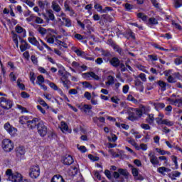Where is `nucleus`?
<instances>
[{
  "label": "nucleus",
  "instance_id": "obj_1",
  "mask_svg": "<svg viewBox=\"0 0 182 182\" xmlns=\"http://www.w3.org/2000/svg\"><path fill=\"white\" fill-rule=\"evenodd\" d=\"M6 177H7V180L11 182H21L22 181V174L15 172H12V169H7L5 173Z\"/></svg>",
  "mask_w": 182,
  "mask_h": 182
},
{
  "label": "nucleus",
  "instance_id": "obj_2",
  "mask_svg": "<svg viewBox=\"0 0 182 182\" xmlns=\"http://www.w3.org/2000/svg\"><path fill=\"white\" fill-rule=\"evenodd\" d=\"M37 130L38 134H40L41 137H45V136H46V134H48V127H46L43 121H40L38 123Z\"/></svg>",
  "mask_w": 182,
  "mask_h": 182
},
{
  "label": "nucleus",
  "instance_id": "obj_3",
  "mask_svg": "<svg viewBox=\"0 0 182 182\" xmlns=\"http://www.w3.org/2000/svg\"><path fill=\"white\" fill-rule=\"evenodd\" d=\"M41 174V168L39 166H31L29 169V176L31 178H38Z\"/></svg>",
  "mask_w": 182,
  "mask_h": 182
},
{
  "label": "nucleus",
  "instance_id": "obj_4",
  "mask_svg": "<svg viewBox=\"0 0 182 182\" xmlns=\"http://www.w3.org/2000/svg\"><path fill=\"white\" fill-rule=\"evenodd\" d=\"M0 106L6 110H9V109H12L14 103L11 101V100H8L4 97H1L0 98Z\"/></svg>",
  "mask_w": 182,
  "mask_h": 182
},
{
  "label": "nucleus",
  "instance_id": "obj_5",
  "mask_svg": "<svg viewBox=\"0 0 182 182\" xmlns=\"http://www.w3.org/2000/svg\"><path fill=\"white\" fill-rule=\"evenodd\" d=\"M2 147L4 151H12L14 150V142L8 139H4L2 141Z\"/></svg>",
  "mask_w": 182,
  "mask_h": 182
},
{
  "label": "nucleus",
  "instance_id": "obj_6",
  "mask_svg": "<svg viewBox=\"0 0 182 182\" xmlns=\"http://www.w3.org/2000/svg\"><path fill=\"white\" fill-rule=\"evenodd\" d=\"M4 129L12 136H16V132H18V130L16 128L12 127L9 122H7L4 124Z\"/></svg>",
  "mask_w": 182,
  "mask_h": 182
},
{
  "label": "nucleus",
  "instance_id": "obj_7",
  "mask_svg": "<svg viewBox=\"0 0 182 182\" xmlns=\"http://www.w3.org/2000/svg\"><path fill=\"white\" fill-rule=\"evenodd\" d=\"M82 77H84V79H86L87 80H90V77H92V79H94L95 80H100V77H98V75H96V73H95L94 72L82 73Z\"/></svg>",
  "mask_w": 182,
  "mask_h": 182
},
{
  "label": "nucleus",
  "instance_id": "obj_8",
  "mask_svg": "<svg viewBox=\"0 0 182 182\" xmlns=\"http://www.w3.org/2000/svg\"><path fill=\"white\" fill-rule=\"evenodd\" d=\"M64 8H65V11L69 12L70 16H73V18H76L77 16V14H76L75 10H73V9L70 8V6H69L68 1H65L64 2Z\"/></svg>",
  "mask_w": 182,
  "mask_h": 182
},
{
  "label": "nucleus",
  "instance_id": "obj_9",
  "mask_svg": "<svg viewBox=\"0 0 182 182\" xmlns=\"http://www.w3.org/2000/svg\"><path fill=\"white\" fill-rule=\"evenodd\" d=\"M40 119L39 118H33L32 120H28V124H27V127L31 129H33L38 127V124L39 123Z\"/></svg>",
  "mask_w": 182,
  "mask_h": 182
},
{
  "label": "nucleus",
  "instance_id": "obj_10",
  "mask_svg": "<svg viewBox=\"0 0 182 182\" xmlns=\"http://www.w3.org/2000/svg\"><path fill=\"white\" fill-rule=\"evenodd\" d=\"M149 157L152 166H159L160 164L159 158H157V156H156L153 153L150 152L149 154Z\"/></svg>",
  "mask_w": 182,
  "mask_h": 182
},
{
  "label": "nucleus",
  "instance_id": "obj_11",
  "mask_svg": "<svg viewBox=\"0 0 182 182\" xmlns=\"http://www.w3.org/2000/svg\"><path fill=\"white\" fill-rule=\"evenodd\" d=\"M21 45L20 46V50L21 52H25V50H27V49L31 48V46L28 44V43L23 40L21 39Z\"/></svg>",
  "mask_w": 182,
  "mask_h": 182
},
{
  "label": "nucleus",
  "instance_id": "obj_12",
  "mask_svg": "<svg viewBox=\"0 0 182 182\" xmlns=\"http://www.w3.org/2000/svg\"><path fill=\"white\" fill-rule=\"evenodd\" d=\"M63 163L65 164V166H70V164H73V158L70 155H67L63 159Z\"/></svg>",
  "mask_w": 182,
  "mask_h": 182
},
{
  "label": "nucleus",
  "instance_id": "obj_13",
  "mask_svg": "<svg viewBox=\"0 0 182 182\" xmlns=\"http://www.w3.org/2000/svg\"><path fill=\"white\" fill-rule=\"evenodd\" d=\"M134 85L136 87V89H138V90H139V92H143L144 90V86L143 85V82L140 81L139 79H136L134 80Z\"/></svg>",
  "mask_w": 182,
  "mask_h": 182
},
{
  "label": "nucleus",
  "instance_id": "obj_14",
  "mask_svg": "<svg viewBox=\"0 0 182 182\" xmlns=\"http://www.w3.org/2000/svg\"><path fill=\"white\" fill-rule=\"evenodd\" d=\"M109 63L114 68H119V65H120V60L116 57H114L109 60Z\"/></svg>",
  "mask_w": 182,
  "mask_h": 182
},
{
  "label": "nucleus",
  "instance_id": "obj_15",
  "mask_svg": "<svg viewBox=\"0 0 182 182\" xmlns=\"http://www.w3.org/2000/svg\"><path fill=\"white\" fill-rule=\"evenodd\" d=\"M132 108L129 109L128 114H129V120H131L132 122H134V120H137V117H136L135 114L136 111H132Z\"/></svg>",
  "mask_w": 182,
  "mask_h": 182
},
{
  "label": "nucleus",
  "instance_id": "obj_16",
  "mask_svg": "<svg viewBox=\"0 0 182 182\" xmlns=\"http://www.w3.org/2000/svg\"><path fill=\"white\" fill-rule=\"evenodd\" d=\"M157 171L160 173V174H162V176H166V173H170V171H171V169L166 168L164 166H161L158 168Z\"/></svg>",
  "mask_w": 182,
  "mask_h": 182
},
{
  "label": "nucleus",
  "instance_id": "obj_17",
  "mask_svg": "<svg viewBox=\"0 0 182 182\" xmlns=\"http://www.w3.org/2000/svg\"><path fill=\"white\" fill-rule=\"evenodd\" d=\"M26 150L25 148L22 146H20L16 149V156L20 157L21 156H23L25 154Z\"/></svg>",
  "mask_w": 182,
  "mask_h": 182
},
{
  "label": "nucleus",
  "instance_id": "obj_18",
  "mask_svg": "<svg viewBox=\"0 0 182 182\" xmlns=\"http://www.w3.org/2000/svg\"><path fill=\"white\" fill-rule=\"evenodd\" d=\"M157 85H159L161 92H164L166 90L167 87V83L163 80H159L157 81Z\"/></svg>",
  "mask_w": 182,
  "mask_h": 182
},
{
  "label": "nucleus",
  "instance_id": "obj_19",
  "mask_svg": "<svg viewBox=\"0 0 182 182\" xmlns=\"http://www.w3.org/2000/svg\"><path fill=\"white\" fill-rule=\"evenodd\" d=\"M52 9H53V11H55V12H60V11L62 10V9L60 8V6H59V4H58V2L53 1L52 2Z\"/></svg>",
  "mask_w": 182,
  "mask_h": 182
},
{
  "label": "nucleus",
  "instance_id": "obj_20",
  "mask_svg": "<svg viewBox=\"0 0 182 182\" xmlns=\"http://www.w3.org/2000/svg\"><path fill=\"white\" fill-rule=\"evenodd\" d=\"M51 182H65V180H63V178L60 175H55L52 179Z\"/></svg>",
  "mask_w": 182,
  "mask_h": 182
},
{
  "label": "nucleus",
  "instance_id": "obj_21",
  "mask_svg": "<svg viewBox=\"0 0 182 182\" xmlns=\"http://www.w3.org/2000/svg\"><path fill=\"white\" fill-rule=\"evenodd\" d=\"M181 176V173L178 171H173L171 173L168 174V176L171 180H176V177H180Z\"/></svg>",
  "mask_w": 182,
  "mask_h": 182
},
{
  "label": "nucleus",
  "instance_id": "obj_22",
  "mask_svg": "<svg viewBox=\"0 0 182 182\" xmlns=\"http://www.w3.org/2000/svg\"><path fill=\"white\" fill-rule=\"evenodd\" d=\"M28 41L31 43V45H33L34 46H39V41L36 40V38L29 37Z\"/></svg>",
  "mask_w": 182,
  "mask_h": 182
},
{
  "label": "nucleus",
  "instance_id": "obj_23",
  "mask_svg": "<svg viewBox=\"0 0 182 182\" xmlns=\"http://www.w3.org/2000/svg\"><path fill=\"white\" fill-rule=\"evenodd\" d=\"M127 141H128V143H129V144H132V146H134L135 149H136L137 150H140V146L137 145V143H136V141H134V139L131 138H127Z\"/></svg>",
  "mask_w": 182,
  "mask_h": 182
},
{
  "label": "nucleus",
  "instance_id": "obj_24",
  "mask_svg": "<svg viewBox=\"0 0 182 182\" xmlns=\"http://www.w3.org/2000/svg\"><path fill=\"white\" fill-rule=\"evenodd\" d=\"M146 122L149 124H153V123H154V114H148V117L146 119Z\"/></svg>",
  "mask_w": 182,
  "mask_h": 182
},
{
  "label": "nucleus",
  "instance_id": "obj_25",
  "mask_svg": "<svg viewBox=\"0 0 182 182\" xmlns=\"http://www.w3.org/2000/svg\"><path fill=\"white\" fill-rule=\"evenodd\" d=\"M72 50H73V52H75V53H76L77 56H82V58L83 56H85V52L80 50V49H77L76 47H73Z\"/></svg>",
  "mask_w": 182,
  "mask_h": 182
},
{
  "label": "nucleus",
  "instance_id": "obj_26",
  "mask_svg": "<svg viewBox=\"0 0 182 182\" xmlns=\"http://www.w3.org/2000/svg\"><path fill=\"white\" fill-rule=\"evenodd\" d=\"M21 124H28L29 123V118L27 116H22L20 117L19 120Z\"/></svg>",
  "mask_w": 182,
  "mask_h": 182
},
{
  "label": "nucleus",
  "instance_id": "obj_27",
  "mask_svg": "<svg viewBox=\"0 0 182 182\" xmlns=\"http://www.w3.org/2000/svg\"><path fill=\"white\" fill-rule=\"evenodd\" d=\"M114 84V77L109 75L107 77V82H105L106 86H110V85Z\"/></svg>",
  "mask_w": 182,
  "mask_h": 182
},
{
  "label": "nucleus",
  "instance_id": "obj_28",
  "mask_svg": "<svg viewBox=\"0 0 182 182\" xmlns=\"http://www.w3.org/2000/svg\"><path fill=\"white\" fill-rule=\"evenodd\" d=\"M82 110H83L86 114L90 112L92 110V105H84L82 107Z\"/></svg>",
  "mask_w": 182,
  "mask_h": 182
},
{
  "label": "nucleus",
  "instance_id": "obj_29",
  "mask_svg": "<svg viewBox=\"0 0 182 182\" xmlns=\"http://www.w3.org/2000/svg\"><path fill=\"white\" fill-rule=\"evenodd\" d=\"M60 129H61V131L63 133H65V132H68V130H69V127L68 126L65 122H61Z\"/></svg>",
  "mask_w": 182,
  "mask_h": 182
},
{
  "label": "nucleus",
  "instance_id": "obj_30",
  "mask_svg": "<svg viewBox=\"0 0 182 182\" xmlns=\"http://www.w3.org/2000/svg\"><path fill=\"white\" fill-rule=\"evenodd\" d=\"M154 106L155 109H156L157 110H160V109H164V107H166V105H164V103H161V102L154 103Z\"/></svg>",
  "mask_w": 182,
  "mask_h": 182
},
{
  "label": "nucleus",
  "instance_id": "obj_31",
  "mask_svg": "<svg viewBox=\"0 0 182 182\" xmlns=\"http://www.w3.org/2000/svg\"><path fill=\"white\" fill-rule=\"evenodd\" d=\"M118 172L121 176H124V177H129V172L127 169L119 168Z\"/></svg>",
  "mask_w": 182,
  "mask_h": 182
},
{
  "label": "nucleus",
  "instance_id": "obj_32",
  "mask_svg": "<svg viewBox=\"0 0 182 182\" xmlns=\"http://www.w3.org/2000/svg\"><path fill=\"white\" fill-rule=\"evenodd\" d=\"M63 21L65 22V26L67 28H70L72 26V20L65 17H62Z\"/></svg>",
  "mask_w": 182,
  "mask_h": 182
},
{
  "label": "nucleus",
  "instance_id": "obj_33",
  "mask_svg": "<svg viewBox=\"0 0 182 182\" xmlns=\"http://www.w3.org/2000/svg\"><path fill=\"white\" fill-rule=\"evenodd\" d=\"M127 100L129 102H132V103H134V105L139 104V101L136 99H135L134 97H133V95H128Z\"/></svg>",
  "mask_w": 182,
  "mask_h": 182
},
{
  "label": "nucleus",
  "instance_id": "obj_34",
  "mask_svg": "<svg viewBox=\"0 0 182 182\" xmlns=\"http://www.w3.org/2000/svg\"><path fill=\"white\" fill-rule=\"evenodd\" d=\"M37 31L38 33H40L41 35H42V36H45V35H46L47 33V31H46V28H43V27H41V26H38L37 28Z\"/></svg>",
  "mask_w": 182,
  "mask_h": 182
},
{
  "label": "nucleus",
  "instance_id": "obj_35",
  "mask_svg": "<svg viewBox=\"0 0 182 182\" xmlns=\"http://www.w3.org/2000/svg\"><path fill=\"white\" fill-rule=\"evenodd\" d=\"M47 15H48L50 21H55V14H53V11H52L50 9L48 10Z\"/></svg>",
  "mask_w": 182,
  "mask_h": 182
},
{
  "label": "nucleus",
  "instance_id": "obj_36",
  "mask_svg": "<svg viewBox=\"0 0 182 182\" xmlns=\"http://www.w3.org/2000/svg\"><path fill=\"white\" fill-rule=\"evenodd\" d=\"M36 83L37 85L45 83V77H43V75H40L37 77Z\"/></svg>",
  "mask_w": 182,
  "mask_h": 182
},
{
  "label": "nucleus",
  "instance_id": "obj_37",
  "mask_svg": "<svg viewBox=\"0 0 182 182\" xmlns=\"http://www.w3.org/2000/svg\"><path fill=\"white\" fill-rule=\"evenodd\" d=\"M137 18H139L144 22H146V21H147V16L146 14H144V13H138Z\"/></svg>",
  "mask_w": 182,
  "mask_h": 182
},
{
  "label": "nucleus",
  "instance_id": "obj_38",
  "mask_svg": "<svg viewBox=\"0 0 182 182\" xmlns=\"http://www.w3.org/2000/svg\"><path fill=\"white\" fill-rule=\"evenodd\" d=\"M132 112H135L136 116H139L140 117L141 116H143V112H141V109H134V108H131Z\"/></svg>",
  "mask_w": 182,
  "mask_h": 182
},
{
  "label": "nucleus",
  "instance_id": "obj_39",
  "mask_svg": "<svg viewBox=\"0 0 182 182\" xmlns=\"http://www.w3.org/2000/svg\"><path fill=\"white\" fill-rule=\"evenodd\" d=\"M13 41L16 48H19V42L18 41V35L16 33H13Z\"/></svg>",
  "mask_w": 182,
  "mask_h": 182
},
{
  "label": "nucleus",
  "instance_id": "obj_40",
  "mask_svg": "<svg viewBox=\"0 0 182 182\" xmlns=\"http://www.w3.org/2000/svg\"><path fill=\"white\" fill-rule=\"evenodd\" d=\"M159 21L154 17H151L149 19V25H157Z\"/></svg>",
  "mask_w": 182,
  "mask_h": 182
},
{
  "label": "nucleus",
  "instance_id": "obj_41",
  "mask_svg": "<svg viewBox=\"0 0 182 182\" xmlns=\"http://www.w3.org/2000/svg\"><path fill=\"white\" fill-rule=\"evenodd\" d=\"M30 80L33 85H35V80H36V77L35 76V73L30 72Z\"/></svg>",
  "mask_w": 182,
  "mask_h": 182
},
{
  "label": "nucleus",
  "instance_id": "obj_42",
  "mask_svg": "<svg viewBox=\"0 0 182 182\" xmlns=\"http://www.w3.org/2000/svg\"><path fill=\"white\" fill-rule=\"evenodd\" d=\"M70 76V73H66L60 77L61 82L69 80L68 77Z\"/></svg>",
  "mask_w": 182,
  "mask_h": 182
},
{
  "label": "nucleus",
  "instance_id": "obj_43",
  "mask_svg": "<svg viewBox=\"0 0 182 182\" xmlns=\"http://www.w3.org/2000/svg\"><path fill=\"white\" fill-rule=\"evenodd\" d=\"M94 8L97 9L98 12L103 14V7L100 4H95Z\"/></svg>",
  "mask_w": 182,
  "mask_h": 182
},
{
  "label": "nucleus",
  "instance_id": "obj_44",
  "mask_svg": "<svg viewBox=\"0 0 182 182\" xmlns=\"http://www.w3.org/2000/svg\"><path fill=\"white\" fill-rule=\"evenodd\" d=\"M181 6H182V0H175L174 8L178 9V8H180Z\"/></svg>",
  "mask_w": 182,
  "mask_h": 182
},
{
  "label": "nucleus",
  "instance_id": "obj_45",
  "mask_svg": "<svg viewBox=\"0 0 182 182\" xmlns=\"http://www.w3.org/2000/svg\"><path fill=\"white\" fill-rule=\"evenodd\" d=\"M168 83H176L177 82V80H176V77L172 75H169L167 79Z\"/></svg>",
  "mask_w": 182,
  "mask_h": 182
},
{
  "label": "nucleus",
  "instance_id": "obj_46",
  "mask_svg": "<svg viewBox=\"0 0 182 182\" xmlns=\"http://www.w3.org/2000/svg\"><path fill=\"white\" fill-rule=\"evenodd\" d=\"M162 123L166 126H174V122L169 121L168 119H163Z\"/></svg>",
  "mask_w": 182,
  "mask_h": 182
},
{
  "label": "nucleus",
  "instance_id": "obj_47",
  "mask_svg": "<svg viewBox=\"0 0 182 182\" xmlns=\"http://www.w3.org/2000/svg\"><path fill=\"white\" fill-rule=\"evenodd\" d=\"M173 103L175 104V106H177L178 107H181V106H182V100L181 99H176L173 101Z\"/></svg>",
  "mask_w": 182,
  "mask_h": 182
},
{
  "label": "nucleus",
  "instance_id": "obj_48",
  "mask_svg": "<svg viewBox=\"0 0 182 182\" xmlns=\"http://www.w3.org/2000/svg\"><path fill=\"white\" fill-rule=\"evenodd\" d=\"M132 175L134 176V177L136 178L139 176V169H137L136 168H132Z\"/></svg>",
  "mask_w": 182,
  "mask_h": 182
},
{
  "label": "nucleus",
  "instance_id": "obj_49",
  "mask_svg": "<svg viewBox=\"0 0 182 182\" xmlns=\"http://www.w3.org/2000/svg\"><path fill=\"white\" fill-rule=\"evenodd\" d=\"M159 160L164 161V166H167L168 164V160H167V157L166 156H159Z\"/></svg>",
  "mask_w": 182,
  "mask_h": 182
},
{
  "label": "nucleus",
  "instance_id": "obj_50",
  "mask_svg": "<svg viewBox=\"0 0 182 182\" xmlns=\"http://www.w3.org/2000/svg\"><path fill=\"white\" fill-rule=\"evenodd\" d=\"M23 2L26 4V5H28L31 8H33V6H35V3H33V1H31L29 0H25V1H23Z\"/></svg>",
  "mask_w": 182,
  "mask_h": 182
},
{
  "label": "nucleus",
  "instance_id": "obj_51",
  "mask_svg": "<svg viewBox=\"0 0 182 182\" xmlns=\"http://www.w3.org/2000/svg\"><path fill=\"white\" fill-rule=\"evenodd\" d=\"M23 31H25V29H23L21 26H16V32H17V33H22Z\"/></svg>",
  "mask_w": 182,
  "mask_h": 182
},
{
  "label": "nucleus",
  "instance_id": "obj_52",
  "mask_svg": "<svg viewBox=\"0 0 182 182\" xmlns=\"http://www.w3.org/2000/svg\"><path fill=\"white\" fill-rule=\"evenodd\" d=\"M121 85L122 84L120 82L115 83L114 87V90H115V92H120V90L119 89V87H120Z\"/></svg>",
  "mask_w": 182,
  "mask_h": 182
},
{
  "label": "nucleus",
  "instance_id": "obj_53",
  "mask_svg": "<svg viewBox=\"0 0 182 182\" xmlns=\"http://www.w3.org/2000/svg\"><path fill=\"white\" fill-rule=\"evenodd\" d=\"M174 63L176 65H181L182 64V56L178 57L175 59Z\"/></svg>",
  "mask_w": 182,
  "mask_h": 182
},
{
  "label": "nucleus",
  "instance_id": "obj_54",
  "mask_svg": "<svg viewBox=\"0 0 182 182\" xmlns=\"http://www.w3.org/2000/svg\"><path fill=\"white\" fill-rule=\"evenodd\" d=\"M34 19L36 23H43V19L41 18V17L35 16Z\"/></svg>",
  "mask_w": 182,
  "mask_h": 182
},
{
  "label": "nucleus",
  "instance_id": "obj_55",
  "mask_svg": "<svg viewBox=\"0 0 182 182\" xmlns=\"http://www.w3.org/2000/svg\"><path fill=\"white\" fill-rule=\"evenodd\" d=\"M64 87H66V89H69L70 86H69V84L70 83V80H67V81H61Z\"/></svg>",
  "mask_w": 182,
  "mask_h": 182
},
{
  "label": "nucleus",
  "instance_id": "obj_56",
  "mask_svg": "<svg viewBox=\"0 0 182 182\" xmlns=\"http://www.w3.org/2000/svg\"><path fill=\"white\" fill-rule=\"evenodd\" d=\"M84 97H85V99H87V100H90V99H92V94H90V92H85L84 94Z\"/></svg>",
  "mask_w": 182,
  "mask_h": 182
},
{
  "label": "nucleus",
  "instance_id": "obj_57",
  "mask_svg": "<svg viewBox=\"0 0 182 182\" xmlns=\"http://www.w3.org/2000/svg\"><path fill=\"white\" fill-rule=\"evenodd\" d=\"M82 58H84V59H86V60H91L92 62H95V58L88 56L86 53L84 55Z\"/></svg>",
  "mask_w": 182,
  "mask_h": 182
},
{
  "label": "nucleus",
  "instance_id": "obj_58",
  "mask_svg": "<svg viewBox=\"0 0 182 182\" xmlns=\"http://www.w3.org/2000/svg\"><path fill=\"white\" fill-rule=\"evenodd\" d=\"M139 77H140V79L142 80V82L147 81V78L146 77V74H144V73L139 74Z\"/></svg>",
  "mask_w": 182,
  "mask_h": 182
},
{
  "label": "nucleus",
  "instance_id": "obj_59",
  "mask_svg": "<svg viewBox=\"0 0 182 182\" xmlns=\"http://www.w3.org/2000/svg\"><path fill=\"white\" fill-rule=\"evenodd\" d=\"M141 127L144 129V130H150L151 129L150 125L148 124H141Z\"/></svg>",
  "mask_w": 182,
  "mask_h": 182
},
{
  "label": "nucleus",
  "instance_id": "obj_60",
  "mask_svg": "<svg viewBox=\"0 0 182 182\" xmlns=\"http://www.w3.org/2000/svg\"><path fill=\"white\" fill-rule=\"evenodd\" d=\"M124 7L127 11H132V9H133V5L128 3L124 4Z\"/></svg>",
  "mask_w": 182,
  "mask_h": 182
},
{
  "label": "nucleus",
  "instance_id": "obj_61",
  "mask_svg": "<svg viewBox=\"0 0 182 182\" xmlns=\"http://www.w3.org/2000/svg\"><path fill=\"white\" fill-rule=\"evenodd\" d=\"M102 55L105 56L106 58H110V56H112V54L109 52V50H103Z\"/></svg>",
  "mask_w": 182,
  "mask_h": 182
},
{
  "label": "nucleus",
  "instance_id": "obj_62",
  "mask_svg": "<svg viewBox=\"0 0 182 182\" xmlns=\"http://www.w3.org/2000/svg\"><path fill=\"white\" fill-rule=\"evenodd\" d=\"M105 174L106 177H107V178H109V180H110L112 178V173H110V171L106 169L105 171Z\"/></svg>",
  "mask_w": 182,
  "mask_h": 182
},
{
  "label": "nucleus",
  "instance_id": "obj_63",
  "mask_svg": "<svg viewBox=\"0 0 182 182\" xmlns=\"http://www.w3.org/2000/svg\"><path fill=\"white\" fill-rule=\"evenodd\" d=\"M31 61L34 65H38V58L35 55H31Z\"/></svg>",
  "mask_w": 182,
  "mask_h": 182
},
{
  "label": "nucleus",
  "instance_id": "obj_64",
  "mask_svg": "<svg viewBox=\"0 0 182 182\" xmlns=\"http://www.w3.org/2000/svg\"><path fill=\"white\" fill-rule=\"evenodd\" d=\"M95 63H97V65H102V63H103V58H98L95 60Z\"/></svg>",
  "mask_w": 182,
  "mask_h": 182
}]
</instances>
